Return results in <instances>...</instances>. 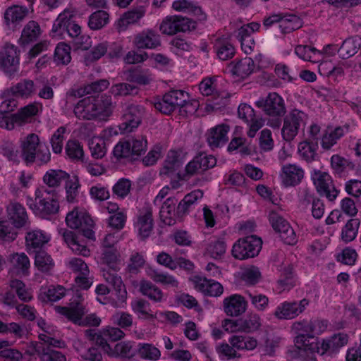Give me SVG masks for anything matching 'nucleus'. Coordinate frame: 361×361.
Listing matches in <instances>:
<instances>
[{
  "label": "nucleus",
  "mask_w": 361,
  "mask_h": 361,
  "mask_svg": "<svg viewBox=\"0 0 361 361\" xmlns=\"http://www.w3.org/2000/svg\"><path fill=\"white\" fill-rule=\"evenodd\" d=\"M358 223L356 219H350L342 230L341 238L343 240L348 243L352 241L357 234V226Z\"/></svg>",
  "instance_id": "680f3d73"
},
{
  "label": "nucleus",
  "mask_w": 361,
  "mask_h": 361,
  "mask_svg": "<svg viewBox=\"0 0 361 361\" xmlns=\"http://www.w3.org/2000/svg\"><path fill=\"white\" fill-rule=\"evenodd\" d=\"M110 92L114 97H126L137 93V89L135 85L126 82H121L113 85L110 88Z\"/></svg>",
  "instance_id": "de8ad7c7"
},
{
  "label": "nucleus",
  "mask_w": 361,
  "mask_h": 361,
  "mask_svg": "<svg viewBox=\"0 0 361 361\" xmlns=\"http://www.w3.org/2000/svg\"><path fill=\"white\" fill-rule=\"evenodd\" d=\"M172 8L178 12L192 13L197 16L200 20L206 19V15L202 12L201 7L189 0H176L173 1Z\"/></svg>",
  "instance_id": "473e14b6"
},
{
  "label": "nucleus",
  "mask_w": 361,
  "mask_h": 361,
  "mask_svg": "<svg viewBox=\"0 0 361 361\" xmlns=\"http://www.w3.org/2000/svg\"><path fill=\"white\" fill-rule=\"evenodd\" d=\"M1 152L10 161H18V151L16 145L10 141H4L0 147Z\"/></svg>",
  "instance_id": "0e129e2a"
},
{
  "label": "nucleus",
  "mask_w": 361,
  "mask_h": 361,
  "mask_svg": "<svg viewBox=\"0 0 361 361\" xmlns=\"http://www.w3.org/2000/svg\"><path fill=\"white\" fill-rule=\"evenodd\" d=\"M120 253L116 248L102 249L101 263L109 270H119Z\"/></svg>",
  "instance_id": "72a5a7b5"
},
{
  "label": "nucleus",
  "mask_w": 361,
  "mask_h": 361,
  "mask_svg": "<svg viewBox=\"0 0 361 361\" xmlns=\"http://www.w3.org/2000/svg\"><path fill=\"white\" fill-rule=\"evenodd\" d=\"M10 287L15 290L20 300L27 302L32 300V296L30 292L25 288V285L22 281L18 279L11 281Z\"/></svg>",
  "instance_id": "3c124183"
},
{
  "label": "nucleus",
  "mask_w": 361,
  "mask_h": 361,
  "mask_svg": "<svg viewBox=\"0 0 361 361\" xmlns=\"http://www.w3.org/2000/svg\"><path fill=\"white\" fill-rule=\"evenodd\" d=\"M40 142L39 136L35 133H30L20 141V156L27 165L35 163V154Z\"/></svg>",
  "instance_id": "2eb2a0df"
},
{
  "label": "nucleus",
  "mask_w": 361,
  "mask_h": 361,
  "mask_svg": "<svg viewBox=\"0 0 361 361\" xmlns=\"http://www.w3.org/2000/svg\"><path fill=\"white\" fill-rule=\"evenodd\" d=\"M49 240V237L40 230L29 231L25 236L27 250L30 251L32 249L41 248Z\"/></svg>",
  "instance_id": "7c9ffc66"
},
{
  "label": "nucleus",
  "mask_w": 361,
  "mask_h": 361,
  "mask_svg": "<svg viewBox=\"0 0 361 361\" xmlns=\"http://www.w3.org/2000/svg\"><path fill=\"white\" fill-rule=\"evenodd\" d=\"M148 275L156 283L169 285L172 287H177L178 285V281L173 276L161 273L157 269H150Z\"/></svg>",
  "instance_id": "49530a36"
},
{
  "label": "nucleus",
  "mask_w": 361,
  "mask_h": 361,
  "mask_svg": "<svg viewBox=\"0 0 361 361\" xmlns=\"http://www.w3.org/2000/svg\"><path fill=\"white\" fill-rule=\"evenodd\" d=\"M149 306V302L144 299H138L131 303L135 312L140 314L145 319H154V316L147 311Z\"/></svg>",
  "instance_id": "052dcab7"
},
{
  "label": "nucleus",
  "mask_w": 361,
  "mask_h": 361,
  "mask_svg": "<svg viewBox=\"0 0 361 361\" xmlns=\"http://www.w3.org/2000/svg\"><path fill=\"white\" fill-rule=\"evenodd\" d=\"M259 144L261 150L264 152H269L273 149L274 144L270 130L264 129L261 131Z\"/></svg>",
  "instance_id": "338daca9"
},
{
  "label": "nucleus",
  "mask_w": 361,
  "mask_h": 361,
  "mask_svg": "<svg viewBox=\"0 0 361 361\" xmlns=\"http://www.w3.org/2000/svg\"><path fill=\"white\" fill-rule=\"evenodd\" d=\"M226 245L224 240H217L211 243L207 250L212 257L214 259L221 258L226 252Z\"/></svg>",
  "instance_id": "69168bd1"
},
{
  "label": "nucleus",
  "mask_w": 361,
  "mask_h": 361,
  "mask_svg": "<svg viewBox=\"0 0 361 361\" xmlns=\"http://www.w3.org/2000/svg\"><path fill=\"white\" fill-rule=\"evenodd\" d=\"M130 141V149L133 157L137 158L141 156L147 150V139L145 137H140L138 138H133Z\"/></svg>",
  "instance_id": "e2e57ef3"
},
{
  "label": "nucleus",
  "mask_w": 361,
  "mask_h": 361,
  "mask_svg": "<svg viewBox=\"0 0 361 361\" xmlns=\"http://www.w3.org/2000/svg\"><path fill=\"white\" fill-rule=\"evenodd\" d=\"M262 245V240L256 235L240 238L233 246L232 255L235 259H245L257 256Z\"/></svg>",
  "instance_id": "423d86ee"
},
{
  "label": "nucleus",
  "mask_w": 361,
  "mask_h": 361,
  "mask_svg": "<svg viewBox=\"0 0 361 361\" xmlns=\"http://www.w3.org/2000/svg\"><path fill=\"white\" fill-rule=\"evenodd\" d=\"M223 307L228 316L238 317L245 312L247 302L241 295L233 294L224 299Z\"/></svg>",
  "instance_id": "dca6fc26"
},
{
  "label": "nucleus",
  "mask_w": 361,
  "mask_h": 361,
  "mask_svg": "<svg viewBox=\"0 0 361 361\" xmlns=\"http://www.w3.org/2000/svg\"><path fill=\"white\" fill-rule=\"evenodd\" d=\"M196 288L205 295L214 297L219 296L224 291V288L221 283L207 279L197 280Z\"/></svg>",
  "instance_id": "c756f323"
},
{
  "label": "nucleus",
  "mask_w": 361,
  "mask_h": 361,
  "mask_svg": "<svg viewBox=\"0 0 361 361\" xmlns=\"http://www.w3.org/2000/svg\"><path fill=\"white\" fill-rule=\"evenodd\" d=\"M138 353L142 358L157 360L161 356L160 350L152 344L145 343L138 350Z\"/></svg>",
  "instance_id": "13d9d810"
},
{
  "label": "nucleus",
  "mask_w": 361,
  "mask_h": 361,
  "mask_svg": "<svg viewBox=\"0 0 361 361\" xmlns=\"http://www.w3.org/2000/svg\"><path fill=\"white\" fill-rule=\"evenodd\" d=\"M177 203V200L175 197H169L164 202L160 209V218L167 225H173L176 222L174 216L175 207Z\"/></svg>",
  "instance_id": "c9c22d12"
},
{
  "label": "nucleus",
  "mask_w": 361,
  "mask_h": 361,
  "mask_svg": "<svg viewBox=\"0 0 361 361\" xmlns=\"http://www.w3.org/2000/svg\"><path fill=\"white\" fill-rule=\"evenodd\" d=\"M80 186L77 176H73V178H70L67 180L65 184V189L66 194V199L68 202L74 203L76 202Z\"/></svg>",
  "instance_id": "09e8293b"
},
{
  "label": "nucleus",
  "mask_w": 361,
  "mask_h": 361,
  "mask_svg": "<svg viewBox=\"0 0 361 361\" xmlns=\"http://www.w3.org/2000/svg\"><path fill=\"white\" fill-rule=\"evenodd\" d=\"M11 263L18 269L27 274L30 266V260L25 253H14L11 255Z\"/></svg>",
  "instance_id": "6e6d98bb"
},
{
  "label": "nucleus",
  "mask_w": 361,
  "mask_h": 361,
  "mask_svg": "<svg viewBox=\"0 0 361 361\" xmlns=\"http://www.w3.org/2000/svg\"><path fill=\"white\" fill-rule=\"evenodd\" d=\"M146 10L143 6H139L125 12L118 21L119 32L125 30L128 25L137 23L145 14Z\"/></svg>",
  "instance_id": "393cba45"
},
{
  "label": "nucleus",
  "mask_w": 361,
  "mask_h": 361,
  "mask_svg": "<svg viewBox=\"0 0 361 361\" xmlns=\"http://www.w3.org/2000/svg\"><path fill=\"white\" fill-rule=\"evenodd\" d=\"M114 105L111 97L106 94L90 95L80 99L74 107V114L82 120H93L109 116Z\"/></svg>",
  "instance_id": "f257e3e1"
},
{
  "label": "nucleus",
  "mask_w": 361,
  "mask_h": 361,
  "mask_svg": "<svg viewBox=\"0 0 361 361\" xmlns=\"http://www.w3.org/2000/svg\"><path fill=\"white\" fill-rule=\"evenodd\" d=\"M66 221L71 228L79 230L88 239H94V232L92 230L94 224L87 213L79 212L78 207H75L68 213Z\"/></svg>",
  "instance_id": "39448f33"
},
{
  "label": "nucleus",
  "mask_w": 361,
  "mask_h": 361,
  "mask_svg": "<svg viewBox=\"0 0 361 361\" xmlns=\"http://www.w3.org/2000/svg\"><path fill=\"white\" fill-rule=\"evenodd\" d=\"M69 178L70 175L66 171L51 169L46 172L43 180L49 187L55 188L59 186L63 180L66 182Z\"/></svg>",
  "instance_id": "58836bf2"
},
{
  "label": "nucleus",
  "mask_w": 361,
  "mask_h": 361,
  "mask_svg": "<svg viewBox=\"0 0 361 361\" xmlns=\"http://www.w3.org/2000/svg\"><path fill=\"white\" fill-rule=\"evenodd\" d=\"M196 26V22L190 18L176 15L166 17L160 24L159 30L164 35H173L195 30Z\"/></svg>",
  "instance_id": "6e6552de"
},
{
  "label": "nucleus",
  "mask_w": 361,
  "mask_h": 361,
  "mask_svg": "<svg viewBox=\"0 0 361 361\" xmlns=\"http://www.w3.org/2000/svg\"><path fill=\"white\" fill-rule=\"evenodd\" d=\"M132 345L130 342H121L115 345L114 348H111L109 356L129 357L133 355L131 353Z\"/></svg>",
  "instance_id": "bf43d9fd"
},
{
  "label": "nucleus",
  "mask_w": 361,
  "mask_h": 361,
  "mask_svg": "<svg viewBox=\"0 0 361 361\" xmlns=\"http://www.w3.org/2000/svg\"><path fill=\"white\" fill-rule=\"evenodd\" d=\"M241 332L250 334L259 330L262 326L261 318L256 313H249L244 318L239 319Z\"/></svg>",
  "instance_id": "4c0bfd02"
},
{
  "label": "nucleus",
  "mask_w": 361,
  "mask_h": 361,
  "mask_svg": "<svg viewBox=\"0 0 361 361\" xmlns=\"http://www.w3.org/2000/svg\"><path fill=\"white\" fill-rule=\"evenodd\" d=\"M109 21L107 12L99 10L93 13L89 18L88 25L90 29L97 30L102 28Z\"/></svg>",
  "instance_id": "a18cd8bd"
},
{
  "label": "nucleus",
  "mask_w": 361,
  "mask_h": 361,
  "mask_svg": "<svg viewBox=\"0 0 361 361\" xmlns=\"http://www.w3.org/2000/svg\"><path fill=\"white\" fill-rule=\"evenodd\" d=\"M282 179L286 186L299 184L304 176L303 170L295 164H287L282 168Z\"/></svg>",
  "instance_id": "b1692460"
},
{
  "label": "nucleus",
  "mask_w": 361,
  "mask_h": 361,
  "mask_svg": "<svg viewBox=\"0 0 361 361\" xmlns=\"http://www.w3.org/2000/svg\"><path fill=\"white\" fill-rule=\"evenodd\" d=\"M309 305V300L304 298L299 302H284L278 306L274 316L279 319H292L304 312Z\"/></svg>",
  "instance_id": "ddd939ff"
},
{
  "label": "nucleus",
  "mask_w": 361,
  "mask_h": 361,
  "mask_svg": "<svg viewBox=\"0 0 361 361\" xmlns=\"http://www.w3.org/2000/svg\"><path fill=\"white\" fill-rule=\"evenodd\" d=\"M33 348L42 361H66V357L63 353L45 346L43 343H35Z\"/></svg>",
  "instance_id": "cd10ccee"
},
{
  "label": "nucleus",
  "mask_w": 361,
  "mask_h": 361,
  "mask_svg": "<svg viewBox=\"0 0 361 361\" xmlns=\"http://www.w3.org/2000/svg\"><path fill=\"white\" fill-rule=\"evenodd\" d=\"M38 107L35 104H28L18 111L17 113L11 114L10 121L14 125L16 123H20L25 121L28 118L37 114Z\"/></svg>",
  "instance_id": "a19ab883"
},
{
  "label": "nucleus",
  "mask_w": 361,
  "mask_h": 361,
  "mask_svg": "<svg viewBox=\"0 0 361 361\" xmlns=\"http://www.w3.org/2000/svg\"><path fill=\"white\" fill-rule=\"evenodd\" d=\"M317 142L315 143L304 141L298 145V153L300 156L307 161L315 159L317 156Z\"/></svg>",
  "instance_id": "37998d69"
},
{
  "label": "nucleus",
  "mask_w": 361,
  "mask_h": 361,
  "mask_svg": "<svg viewBox=\"0 0 361 361\" xmlns=\"http://www.w3.org/2000/svg\"><path fill=\"white\" fill-rule=\"evenodd\" d=\"M307 115L298 109L292 110L283 118L281 135L284 140L292 141L298 135L300 128L305 125Z\"/></svg>",
  "instance_id": "1a4fd4ad"
},
{
  "label": "nucleus",
  "mask_w": 361,
  "mask_h": 361,
  "mask_svg": "<svg viewBox=\"0 0 361 361\" xmlns=\"http://www.w3.org/2000/svg\"><path fill=\"white\" fill-rule=\"evenodd\" d=\"M40 34L41 29L38 23L30 20L25 25L20 39L23 44H29L37 40Z\"/></svg>",
  "instance_id": "e433bc0d"
},
{
  "label": "nucleus",
  "mask_w": 361,
  "mask_h": 361,
  "mask_svg": "<svg viewBox=\"0 0 361 361\" xmlns=\"http://www.w3.org/2000/svg\"><path fill=\"white\" fill-rule=\"evenodd\" d=\"M54 62L57 65H66L71 60V47L64 42L59 43L55 49Z\"/></svg>",
  "instance_id": "79ce46f5"
},
{
  "label": "nucleus",
  "mask_w": 361,
  "mask_h": 361,
  "mask_svg": "<svg viewBox=\"0 0 361 361\" xmlns=\"http://www.w3.org/2000/svg\"><path fill=\"white\" fill-rule=\"evenodd\" d=\"M166 94L169 95V99H170L175 110L180 109L184 102H186L189 99L188 93L183 90H171Z\"/></svg>",
  "instance_id": "5fc2aeb1"
},
{
  "label": "nucleus",
  "mask_w": 361,
  "mask_h": 361,
  "mask_svg": "<svg viewBox=\"0 0 361 361\" xmlns=\"http://www.w3.org/2000/svg\"><path fill=\"white\" fill-rule=\"evenodd\" d=\"M256 105L271 117H283L286 112L284 101L276 92L269 93L265 99L258 100Z\"/></svg>",
  "instance_id": "9d476101"
},
{
  "label": "nucleus",
  "mask_w": 361,
  "mask_h": 361,
  "mask_svg": "<svg viewBox=\"0 0 361 361\" xmlns=\"http://www.w3.org/2000/svg\"><path fill=\"white\" fill-rule=\"evenodd\" d=\"M145 109L140 105L131 104L126 109L120 124V130L123 133H130L141 123Z\"/></svg>",
  "instance_id": "f8f14e48"
},
{
  "label": "nucleus",
  "mask_w": 361,
  "mask_h": 361,
  "mask_svg": "<svg viewBox=\"0 0 361 361\" xmlns=\"http://www.w3.org/2000/svg\"><path fill=\"white\" fill-rule=\"evenodd\" d=\"M269 219L274 230L279 233L281 240L288 245H293L297 242L296 235L289 223L275 212H271Z\"/></svg>",
  "instance_id": "9b49d317"
},
{
  "label": "nucleus",
  "mask_w": 361,
  "mask_h": 361,
  "mask_svg": "<svg viewBox=\"0 0 361 361\" xmlns=\"http://www.w3.org/2000/svg\"><path fill=\"white\" fill-rule=\"evenodd\" d=\"M75 10L65 9L54 21L51 32L57 35H63L66 32L73 39L77 48L86 49V47H82L85 37L81 35V27L75 23Z\"/></svg>",
  "instance_id": "f03ea898"
},
{
  "label": "nucleus",
  "mask_w": 361,
  "mask_h": 361,
  "mask_svg": "<svg viewBox=\"0 0 361 361\" xmlns=\"http://www.w3.org/2000/svg\"><path fill=\"white\" fill-rule=\"evenodd\" d=\"M9 219L16 228L25 226L28 221L25 208L18 202H12L7 207Z\"/></svg>",
  "instance_id": "5701e85b"
},
{
  "label": "nucleus",
  "mask_w": 361,
  "mask_h": 361,
  "mask_svg": "<svg viewBox=\"0 0 361 361\" xmlns=\"http://www.w3.org/2000/svg\"><path fill=\"white\" fill-rule=\"evenodd\" d=\"M361 47V37L355 36L343 41L340 46V57L348 59L354 56Z\"/></svg>",
  "instance_id": "f704fd0d"
},
{
  "label": "nucleus",
  "mask_w": 361,
  "mask_h": 361,
  "mask_svg": "<svg viewBox=\"0 0 361 361\" xmlns=\"http://www.w3.org/2000/svg\"><path fill=\"white\" fill-rule=\"evenodd\" d=\"M312 178L319 193L324 195L331 201L336 198L338 191L327 173L315 171Z\"/></svg>",
  "instance_id": "4468645a"
},
{
  "label": "nucleus",
  "mask_w": 361,
  "mask_h": 361,
  "mask_svg": "<svg viewBox=\"0 0 361 361\" xmlns=\"http://www.w3.org/2000/svg\"><path fill=\"white\" fill-rule=\"evenodd\" d=\"M55 310L65 316L68 320L82 326H98L101 319L94 314L87 315L85 319L80 323L85 314L84 306L79 302H72L68 307L56 306Z\"/></svg>",
  "instance_id": "7ed1b4c3"
},
{
  "label": "nucleus",
  "mask_w": 361,
  "mask_h": 361,
  "mask_svg": "<svg viewBox=\"0 0 361 361\" xmlns=\"http://www.w3.org/2000/svg\"><path fill=\"white\" fill-rule=\"evenodd\" d=\"M228 343L232 345L236 351L253 350L257 346V340L252 336L234 334L228 338Z\"/></svg>",
  "instance_id": "a878e982"
},
{
  "label": "nucleus",
  "mask_w": 361,
  "mask_h": 361,
  "mask_svg": "<svg viewBox=\"0 0 361 361\" xmlns=\"http://www.w3.org/2000/svg\"><path fill=\"white\" fill-rule=\"evenodd\" d=\"M229 126L226 124L217 125L212 128L206 134L207 141L209 146L214 149L225 145L228 141V132Z\"/></svg>",
  "instance_id": "a211bd4d"
},
{
  "label": "nucleus",
  "mask_w": 361,
  "mask_h": 361,
  "mask_svg": "<svg viewBox=\"0 0 361 361\" xmlns=\"http://www.w3.org/2000/svg\"><path fill=\"white\" fill-rule=\"evenodd\" d=\"M118 270H109L106 268H102V276L106 282L111 286L116 291L117 298L119 301L123 302L127 296V291L126 286L121 279V277L118 275Z\"/></svg>",
  "instance_id": "6ab92c4d"
},
{
  "label": "nucleus",
  "mask_w": 361,
  "mask_h": 361,
  "mask_svg": "<svg viewBox=\"0 0 361 361\" xmlns=\"http://www.w3.org/2000/svg\"><path fill=\"white\" fill-rule=\"evenodd\" d=\"M216 50L219 59L222 61L232 59L235 53L234 47L228 42H217Z\"/></svg>",
  "instance_id": "8fccbe9b"
},
{
  "label": "nucleus",
  "mask_w": 361,
  "mask_h": 361,
  "mask_svg": "<svg viewBox=\"0 0 361 361\" xmlns=\"http://www.w3.org/2000/svg\"><path fill=\"white\" fill-rule=\"evenodd\" d=\"M36 92V85L33 80L23 79L16 85L4 91V96H15L21 98H29Z\"/></svg>",
  "instance_id": "aec40b11"
},
{
  "label": "nucleus",
  "mask_w": 361,
  "mask_h": 361,
  "mask_svg": "<svg viewBox=\"0 0 361 361\" xmlns=\"http://www.w3.org/2000/svg\"><path fill=\"white\" fill-rule=\"evenodd\" d=\"M35 266L42 273L49 272L54 267L52 257L44 250L36 252Z\"/></svg>",
  "instance_id": "ea45409f"
},
{
  "label": "nucleus",
  "mask_w": 361,
  "mask_h": 361,
  "mask_svg": "<svg viewBox=\"0 0 361 361\" xmlns=\"http://www.w3.org/2000/svg\"><path fill=\"white\" fill-rule=\"evenodd\" d=\"M139 234L142 239L149 236L153 228L152 210L149 207L144 208L137 221Z\"/></svg>",
  "instance_id": "bb28decb"
},
{
  "label": "nucleus",
  "mask_w": 361,
  "mask_h": 361,
  "mask_svg": "<svg viewBox=\"0 0 361 361\" xmlns=\"http://www.w3.org/2000/svg\"><path fill=\"white\" fill-rule=\"evenodd\" d=\"M25 6L13 5L4 12V23L10 28L15 29L28 14Z\"/></svg>",
  "instance_id": "412c9836"
},
{
  "label": "nucleus",
  "mask_w": 361,
  "mask_h": 361,
  "mask_svg": "<svg viewBox=\"0 0 361 361\" xmlns=\"http://www.w3.org/2000/svg\"><path fill=\"white\" fill-rule=\"evenodd\" d=\"M338 127L332 128L328 126L322 139V146L324 149H329L334 145L338 138Z\"/></svg>",
  "instance_id": "864d4df0"
},
{
  "label": "nucleus",
  "mask_w": 361,
  "mask_h": 361,
  "mask_svg": "<svg viewBox=\"0 0 361 361\" xmlns=\"http://www.w3.org/2000/svg\"><path fill=\"white\" fill-rule=\"evenodd\" d=\"M27 204L34 213L42 216L54 214L59 209V204L57 198L47 195L44 192H35V199L28 197Z\"/></svg>",
  "instance_id": "20e7f679"
},
{
  "label": "nucleus",
  "mask_w": 361,
  "mask_h": 361,
  "mask_svg": "<svg viewBox=\"0 0 361 361\" xmlns=\"http://www.w3.org/2000/svg\"><path fill=\"white\" fill-rule=\"evenodd\" d=\"M20 65V50L11 44H6L0 51V67L10 78H14Z\"/></svg>",
  "instance_id": "0eeeda50"
},
{
  "label": "nucleus",
  "mask_w": 361,
  "mask_h": 361,
  "mask_svg": "<svg viewBox=\"0 0 361 361\" xmlns=\"http://www.w3.org/2000/svg\"><path fill=\"white\" fill-rule=\"evenodd\" d=\"M261 274L259 269L257 267H251L246 269L242 274V279L247 284L255 285L260 279Z\"/></svg>",
  "instance_id": "774afa93"
},
{
  "label": "nucleus",
  "mask_w": 361,
  "mask_h": 361,
  "mask_svg": "<svg viewBox=\"0 0 361 361\" xmlns=\"http://www.w3.org/2000/svg\"><path fill=\"white\" fill-rule=\"evenodd\" d=\"M139 291L142 295L147 297L154 302H161L164 299V293L152 282L141 280L139 284Z\"/></svg>",
  "instance_id": "c85d7f7f"
},
{
  "label": "nucleus",
  "mask_w": 361,
  "mask_h": 361,
  "mask_svg": "<svg viewBox=\"0 0 361 361\" xmlns=\"http://www.w3.org/2000/svg\"><path fill=\"white\" fill-rule=\"evenodd\" d=\"M182 164L180 153L176 150H170L164 161L162 168L159 171V174L167 177L177 176L179 179H182L180 174L177 172Z\"/></svg>",
  "instance_id": "f3484780"
},
{
  "label": "nucleus",
  "mask_w": 361,
  "mask_h": 361,
  "mask_svg": "<svg viewBox=\"0 0 361 361\" xmlns=\"http://www.w3.org/2000/svg\"><path fill=\"white\" fill-rule=\"evenodd\" d=\"M230 66H232V73L243 79L248 77L255 68L254 61L250 57H245L238 61L235 64L231 63Z\"/></svg>",
  "instance_id": "2f4dec72"
},
{
  "label": "nucleus",
  "mask_w": 361,
  "mask_h": 361,
  "mask_svg": "<svg viewBox=\"0 0 361 361\" xmlns=\"http://www.w3.org/2000/svg\"><path fill=\"white\" fill-rule=\"evenodd\" d=\"M114 157L117 159L129 158L130 160H135L137 157H133L130 149V141L119 142L113 151Z\"/></svg>",
  "instance_id": "603ef678"
},
{
  "label": "nucleus",
  "mask_w": 361,
  "mask_h": 361,
  "mask_svg": "<svg viewBox=\"0 0 361 361\" xmlns=\"http://www.w3.org/2000/svg\"><path fill=\"white\" fill-rule=\"evenodd\" d=\"M133 43L140 49H154L161 44L159 35L152 30H147L135 35Z\"/></svg>",
  "instance_id": "4be33fe9"
},
{
  "label": "nucleus",
  "mask_w": 361,
  "mask_h": 361,
  "mask_svg": "<svg viewBox=\"0 0 361 361\" xmlns=\"http://www.w3.org/2000/svg\"><path fill=\"white\" fill-rule=\"evenodd\" d=\"M279 27L282 32L290 33L302 27V20L295 15H289L287 17L282 16Z\"/></svg>",
  "instance_id": "c03bdc74"
},
{
  "label": "nucleus",
  "mask_w": 361,
  "mask_h": 361,
  "mask_svg": "<svg viewBox=\"0 0 361 361\" xmlns=\"http://www.w3.org/2000/svg\"><path fill=\"white\" fill-rule=\"evenodd\" d=\"M66 153L71 159L80 160L84 152L82 147L76 140H68L66 145Z\"/></svg>",
  "instance_id": "4d7b16f0"
}]
</instances>
